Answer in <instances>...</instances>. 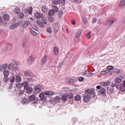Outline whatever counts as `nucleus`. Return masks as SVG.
Returning <instances> with one entry per match:
<instances>
[{"mask_svg": "<svg viewBox=\"0 0 125 125\" xmlns=\"http://www.w3.org/2000/svg\"><path fill=\"white\" fill-rule=\"evenodd\" d=\"M94 88H91L86 90L85 91V93L87 95L84 96V100L86 103L88 102L90 100V98L94 97L95 94Z\"/></svg>", "mask_w": 125, "mask_h": 125, "instance_id": "f257e3e1", "label": "nucleus"}, {"mask_svg": "<svg viewBox=\"0 0 125 125\" xmlns=\"http://www.w3.org/2000/svg\"><path fill=\"white\" fill-rule=\"evenodd\" d=\"M123 78V76H119V77H116L113 81L112 82V84L118 88L122 82V79Z\"/></svg>", "mask_w": 125, "mask_h": 125, "instance_id": "f03ea898", "label": "nucleus"}, {"mask_svg": "<svg viewBox=\"0 0 125 125\" xmlns=\"http://www.w3.org/2000/svg\"><path fill=\"white\" fill-rule=\"evenodd\" d=\"M45 93H42L40 94L39 95V97H40L42 101L45 102L47 100V96H46Z\"/></svg>", "mask_w": 125, "mask_h": 125, "instance_id": "7ed1b4c3", "label": "nucleus"}, {"mask_svg": "<svg viewBox=\"0 0 125 125\" xmlns=\"http://www.w3.org/2000/svg\"><path fill=\"white\" fill-rule=\"evenodd\" d=\"M114 85L111 86L110 88H108L107 89V93L110 95L113 94L114 93Z\"/></svg>", "mask_w": 125, "mask_h": 125, "instance_id": "20e7f679", "label": "nucleus"}, {"mask_svg": "<svg viewBox=\"0 0 125 125\" xmlns=\"http://www.w3.org/2000/svg\"><path fill=\"white\" fill-rule=\"evenodd\" d=\"M34 57V56L32 55L28 57L27 62L29 64L31 65V64L33 61Z\"/></svg>", "mask_w": 125, "mask_h": 125, "instance_id": "39448f33", "label": "nucleus"}, {"mask_svg": "<svg viewBox=\"0 0 125 125\" xmlns=\"http://www.w3.org/2000/svg\"><path fill=\"white\" fill-rule=\"evenodd\" d=\"M31 24V22L29 21H25L22 24V26L23 28H26Z\"/></svg>", "mask_w": 125, "mask_h": 125, "instance_id": "423d86ee", "label": "nucleus"}, {"mask_svg": "<svg viewBox=\"0 0 125 125\" xmlns=\"http://www.w3.org/2000/svg\"><path fill=\"white\" fill-rule=\"evenodd\" d=\"M45 94L46 96H51L54 94V93L52 91H47L45 92Z\"/></svg>", "mask_w": 125, "mask_h": 125, "instance_id": "0eeeda50", "label": "nucleus"}, {"mask_svg": "<svg viewBox=\"0 0 125 125\" xmlns=\"http://www.w3.org/2000/svg\"><path fill=\"white\" fill-rule=\"evenodd\" d=\"M8 64L5 63L1 65H0V70H6L5 69L7 68Z\"/></svg>", "mask_w": 125, "mask_h": 125, "instance_id": "6e6552de", "label": "nucleus"}, {"mask_svg": "<svg viewBox=\"0 0 125 125\" xmlns=\"http://www.w3.org/2000/svg\"><path fill=\"white\" fill-rule=\"evenodd\" d=\"M34 89L35 92L37 94L39 93L41 90V89L40 88L39 86L34 87Z\"/></svg>", "mask_w": 125, "mask_h": 125, "instance_id": "1a4fd4ad", "label": "nucleus"}, {"mask_svg": "<svg viewBox=\"0 0 125 125\" xmlns=\"http://www.w3.org/2000/svg\"><path fill=\"white\" fill-rule=\"evenodd\" d=\"M24 74L25 75L29 76H32L33 75V74L31 73V71H25Z\"/></svg>", "mask_w": 125, "mask_h": 125, "instance_id": "9d476101", "label": "nucleus"}, {"mask_svg": "<svg viewBox=\"0 0 125 125\" xmlns=\"http://www.w3.org/2000/svg\"><path fill=\"white\" fill-rule=\"evenodd\" d=\"M110 84L109 81H107L106 82H102L100 83V84L103 86H108Z\"/></svg>", "mask_w": 125, "mask_h": 125, "instance_id": "9b49d317", "label": "nucleus"}, {"mask_svg": "<svg viewBox=\"0 0 125 125\" xmlns=\"http://www.w3.org/2000/svg\"><path fill=\"white\" fill-rule=\"evenodd\" d=\"M14 65L12 63L9 64L7 66V68L9 70H12L14 68Z\"/></svg>", "mask_w": 125, "mask_h": 125, "instance_id": "f8f14e48", "label": "nucleus"}, {"mask_svg": "<svg viewBox=\"0 0 125 125\" xmlns=\"http://www.w3.org/2000/svg\"><path fill=\"white\" fill-rule=\"evenodd\" d=\"M47 58V55H45L43 58L41 60V62L42 64L43 65L45 63L46 61Z\"/></svg>", "mask_w": 125, "mask_h": 125, "instance_id": "ddd939ff", "label": "nucleus"}, {"mask_svg": "<svg viewBox=\"0 0 125 125\" xmlns=\"http://www.w3.org/2000/svg\"><path fill=\"white\" fill-rule=\"evenodd\" d=\"M9 80L11 83H13L15 81V76L13 75H12L9 79Z\"/></svg>", "mask_w": 125, "mask_h": 125, "instance_id": "4468645a", "label": "nucleus"}, {"mask_svg": "<svg viewBox=\"0 0 125 125\" xmlns=\"http://www.w3.org/2000/svg\"><path fill=\"white\" fill-rule=\"evenodd\" d=\"M34 16L37 19H39L41 17L42 18L41 15L38 12L35 13L34 14Z\"/></svg>", "mask_w": 125, "mask_h": 125, "instance_id": "2eb2a0df", "label": "nucleus"}, {"mask_svg": "<svg viewBox=\"0 0 125 125\" xmlns=\"http://www.w3.org/2000/svg\"><path fill=\"white\" fill-rule=\"evenodd\" d=\"M83 75L85 74L86 76H91L92 75V73L90 72V71H85V73H83Z\"/></svg>", "mask_w": 125, "mask_h": 125, "instance_id": "dca6fc26", "label": "nucleus"}, {"mask_svg": "<svg viewBox=\"0 0 125 125\" xmlns=\"http://www.w3.org/2000/svg\"><path fill=\"white\" fill-rule=\"evenodd\" d=\"M36 23L41 28H44L45 27L44 25L42 22L38 20L37 21Z\"/></svg>", "mask_w": 125, "mask_h": 125, "instance_id": "f3484780", "label": "nucleus"}, {"mask_svg": "<svg viewBox=\"0 0 125 125\" xmlns=\"http://www.w3.org/2000/svg\"><path fill=\"white\" fill-rule=\"evenodd\" d=\"M25 89H26V93L28 94L32 92L33 91L32 88L31 87H29V86L26 87Z\"/></svg>", "mask_w": 125, "mask_h": 125, "instance_id": "a211bd4d", "label": "nucleus"}, {"mask_svg": "<svg viewBox=\"0 0 125 125\" xmlns=\"http://www.w3.org/2000/svg\"><path fill=\"white\" fill-rule=\"evenodd\" d=\"M99 92L100 94H104V95H106V92L105 90L102 87L99 90Z\"/></svg>", "mask_w": 125, "mask_h": 125, "instance_id": "6ab92c4d", "label": "nucleus"}, {"mask_svg": "<svg viewBox=\"0 0 125 125\" xmlns=\"http://www.w3.org/2000/svg\"><path fill=\"white\" fill-rule=\"evenodd\" d=\"M21 80V78L19 76H16L15 77V82L16 83H19Z\"/></svg>", "mask_w": 125, "mask_h": 125, "instance_id": "aec40b11", "label": "nucleus"}, {"mask_svg": "<svg viewBox=\"0 0 125 125\" xmlns=\"http://www.w3.org/2000/svg\"><path fill=\"white\" fill-rule=\"evenodd\" d=\"M19 25V23H16L10 26V29H14L17 27Z\"/></svg>", "mask_w": 125, "mask_h": 125, "instance_id": "412c9836", "label": "nucleus"}, {"mask_svg": "<svg viewBox=\"0 0 125 125\" xmlns=\"http://www.w3.org/2000/svg\"><path fill=\"white\" fill-rule=\"evenodd\" d=\"M82 32L81 30H79L77 31L76 36V38L78 39L80 36Z\"/></svg>", "mask_w": 125, "mask_h": 125, "instance_id": "4be33fe9", "label": "nucleus"}, {"mask_svg": "<svg viewBox=\"0 0 125 125\" xmlns=\"http://www.w3.org/2000/svg\"><path fill=\"white\" fill-rule=\"evenodd\" d=\"M29 102L28 100L26 98H24L22 99V103L23 104H27Z\"/></svg>", "mask_w": 125, "mask_h": 125, "instance_id": "5701e85b", "label": "nucleus"}, {"mask_svg": "<svg viewBox=\"0 0 125 125\" xmlns=\"http://www.w3.org/2000/svg\"><path fill=\"white\" fill-rule=\"evenodd\" d=\"M60 97L58 96H57L54 98L53 101L56 103H59L60 101Z\"/></svg>", "mask_w": 125, "mask_h": 125, "instance_id": "b1692460", "label": "nucleus"}, {"mask_svg": "<svg viewBox=\"0 0 125 125\" xmlns=\"http://www.w3.org/2000/svg\"><path fill=\"white\" fill-rule=\"evenodd\" d=\"M48 10V9L45 6H42V10L44 13H46Z\"/></svg>", "mask_w": 125, "mask_h": 125, "instance_id": "393cba45", "label": "nucleus"}, {"mask_svg": "<svg viewBox=\"0 0 125 125\" xmlns=\"http://www.w3.org/2000/svg\"><path fill=\"white\" fill-rule=\"evenodd\" d=\"M54 53L55 55H56L58 54V49L56 47H55L53 49Z\"/></svg>", "mask_w": 125, "mask_h": 125, "instance_id": "a878e982", "label": "nucleus"}, {"mask_svg": "<svg viewBox=\"0 0 125 125\" xmlns=\"http://www.w3.org/2000/svg\"><path fill=\"white\" fill-rule=\"evenodd\" d=\"M3 19L6 21H8L9 19V15L7 14H5L3 16Z\"/></svg>", "mask_w": 125, "mask_h": 125, "instance_id": "bb28decb", "label": "nucleus"}, {"mask_svg": "<svg viewBox=\"0 0 125 125\" xmlns=\"http://www.w3.org/2000/svg\"><path fill=\"white\" fill-rule=\"evenodd\" d=\"M61 2V0H53V3L56 5L60 4Z\"/></svg>", "mask_w": 125, "mask_h": 125, "instance_id": "cd10ccee", "label": "nucleus"}, {"mask_svg": "<svg viewBox=\"0 0 125 125\" xmlns=\"http://www.w3.org/2000/svg\"><path fill=\"white\" fill-rule=\"evenodd\" d=\"M114 22V20H110L107 21V24L110 25H112Z\"/></svg>", "mask_w": 125, "mask_h": 125, "instance_id": "c85d7f7f", "label": "nucleus"}, {"mask_svg": "<svg viewBox=\"0 0 125 125\" xmlns=\"http://www.w3.org/2000/svg\"><path fill=\"white\" fill-rule=\"evenodd\" d=\"M35 99V96L34 95H32L29 97V99L31 102L33 101Z\"/></svg>", "mask_w": 125, "mask_h": 125, "instance_id": "c756f323", "label": "nucleus"}, {"mask_svg": "<svg viewBox=\"0 0 125 125\" xmlns=\"http://www.w3.org/2000/svg\"><path fill=\"white\" fill-rule=\"evenodd\" d=\"M28 82L27 81H26L24 82L23 83V87L24 88V90L26 88V87H28Z\"/></svg>", "mask_w": 125, "mask_h": 125, "instance_id": "7c9ffc66", "label": "nucleus"}, {"mask_svg": "<svg viewBox=\"0 0 125 125\" xmlns=\"http://www.w3.org/2000/svg\"><path fill=\"white\" fill-rule=\"evenodd\" d=\"M23 83H17L16 85V87L17 88H21L22 87H23Z\"/></svg>", "mask_w": 125, "mask_h": 125, "instance_id": "2f4dec72", "label": "nucleus"}, {"mask_svg": "<svg viewBox=\"0 0 125 125\" xmlns=\"http://www.w3.org/2000/svg\"><path fill=\"white\" fill-rule=\"evenodd\" d=\"M125 5V0H122L119 5V6L122 7Z\"/></svg>", "mask_w": 125, "mask_h": 125, "instance_id": "473e14b6", "label": "nucleus"}, {"mask_svg": "<svg viewBox=\"0 0 125 125\" xmlns=\"http://www.w3.org/2000/svg\"><path fill=\"white\" fill-rule=\"evenodd\" d=\"M54 13V11L53 10H50L48 12V14L50 16H51L53 15Z\"/></svg>", "mask_w": 125, "mask_h": 125, "instance_id": "72a5a7b5", "label": "nucleus"}, {"mask_svg": "<svg viewBox=\"0 0 125 125\" xmlns=\"http://www.w3.org/2000/svg\"><path fill=\"white\" fill-rule=\"evenodd\" d=\"M67 81L70 84H72L74 82V80L70 78H68L67 79Z\"/></svg>", "mask_w": 125, "mask_h": 125, "instance_id": "f704fd0d", "label": "nucleus"}, {"mask_svg": "<svg viewBox=\"0 0 125 125\" xmlns=\"http://www.w3.org/2000/svg\"><path fill=\"white\" fill-rule=\"evenodd\" d=\"M81 98L80 96L79 95H77L74 97V99L75 101H78L81 99Z\"/></svg>", "mask_w": 125, "mask_h": 125, "instance_id": "c9c22d12", "label": "nucleus"}, {"mask_svg": "<svg viewBox=\"0 0 125 125\" xmlns=\"http://www.w3.org/2000/svg\"><path fill=\"white\" fill-rule=\"evenodd\" d=\"M120 89L122 92H124L125 91V87L124 85H122L120 86Z\"/></svg>", "mask_w": 125, "mask_h": 125, "instance_id": "e433bc0d", "label": "nucleus"}, {"mask_svg": "<svg viewBox=\"0 0 125 125\" xmlns=\"http://www.w3.org/2000/svg\"><path fill=\"white\" fill-rule=\"evenodd\" d=\"M3 71L4 76H8L10 73L9 71Z\"/></svg>", "mask_w": 125, "mask_h": 125, "instance_id": "4c0bfd02", "label": "nucleus"}, {"mask_svg": "<svg viewBox=\"0 0 125 125\" xmlns=\"http://www.w3.org/2000/svg\"><path fill=\"white\" fill-rule=\"evenodd\" d=\"M58 29L59 27L57 25H56L54 27V30L55 32H57L58 31Z\"/></svg>", "mask_w": 125, "mask_h": 125, "instance_id": "58836bf2", "label": "nucleus"}, {"mask_svg": "<svg viewBox=\"0 0 125 125\" xmlns=\"http://www.w3.org/2000/svg\"><path fill=\"white\" fill-rule=\"evenodd\" d=\"M67 96L65 95H63L62 98V99L63 101H65L67 100Z\"/></svg>", "mask_w": 125, "mask_h": 125, "instance_id": "ea45409f", "label": "nucleus"}, {"mask_svg": "<svg viewBox=\"0 0 125 125\" xmlns=\"http://www.w3.org/2000/svg\"><path fill=\"white\" fill-rule=\"evenodd\" d=\"M114 67L111 66H108L106 68L107 70H111L114 69Z\"/></svg>", "mask_w": 125, "mask_h": 125, "instance_id": "a19ab883", "label": "nucleus"}, {"mask_svg": "<svg viewBox=\"0 0 125 125\" xmlns=\"http://www.w3.org/2000/svg\"><path fill=\"white\" fill-rule=\"evenodd\" d=\"M9 80V79L8 76H4L3 80L4 82H7L8 80Z\"/></svg>", "mask_w": 125, "mask_h": 125, "instance_id": "79ce46f5", "label": "nucleus"}, {"mask_svg": "<svg viewBox=\"0 0 125 125\" xmlns=\"http://www.w3.org/2000/svg\"><path fill=\"white\" fill-rule=\"evenodd\" d=\"M24 15L22 12L20 13L19 15V18L21 19H22L24 17Z\"/></svg>", "mask_w": 125, "mask_h": 125, "instance_id": "37998d69", "label": "nucleus"}, {"mask_svg": "<svg viewBox=\"0 0 125 125\" xmlns=\"http://www.w3.org/2000/svg\"><path fill=\"white\" fill-rule=\"evenodd\" d=\"M78 81L80 82H82L84 80V78L83 77H80L78 78Z\"/></svg>", "mask_w": 125, "mask_h": 125, "instance_id": "c03bdc74", "label": "nucleus"}, {"mask_svg": "<svg viewBox=\"0 0 125 125\" xmlns=\"http://www.w3.org/2000/svg\"><path fill=\"white\" fill-rule=\"evenodd\" d=\"M31 34L34 36H36L37 34L36 32L32 30H31Z\"/></svg>", "mask_w": 125, "mask_h": 125, "instance_id": "a18cd8bd", "label": "nucleus"}, {"mask_svg": "<svg viewBox=\"0 0 125 125\" xmlns=\"http://www.w3.org/2000/svg\"><path fill=\"white\" fill-rule=\"evenodd\" d=\"M63 13V12L62 11L60 10L58 12V15L59 18H61Z\"/></svg>", "mask_w": 125, "mask_h": 125, "instance_id": "49530a36", "label": "nucleus"}, {"mask_svg": "<svg viewBox=\"0 0 125 125\" xmlns=\"http://www.w3.org/2000/svg\"><path fill=\"white\" fill-rule=\"evenodd\" d=\"M47 31L50 33L51 34L52 33V31L51 27H49L47 29Z\"/></svg>", "mask_w": 125, "mask_h": 125, "instance_id": "de8ad7c7", "label": "nucleus"}, {"mask_svg": "<svg viewBox=\"0 0 125 125\" xmlns=\"http://www.w3.org/2000/svg\"><path fill=\"white\" fill-rule=\"evenodd\" d=\"M42 21L44 24H47V19L46 18H43L42 19Z\"/></svg>", "mask_w": 125, "mask_h": 125, "instance_id": "09e8293b", "label": "nucleus"}, {"mask_svg": "<svg viewBox=\"0 0 125 125\" xmlns=\"http://www.w3.org/2000/svg\"><path fill=\"white\" fill-rule=\"evenodd\" d=\"M91 33V31H90L89 33L86 34V37L88 39H90V38L91 35L90 33Z\"/></svg>", "mask_w": 125, "mask_h": 125, "instance_id": "8fccbe9b", "label": "nucleus"}, {"mask_svg": "<svg viewBox=\"0 0 125 125\" xmlns=\"http://www.w3.org/2000/svg\"><path fill=\"white\" fill-rule=\"evenodd\" d=\"M15 12L17 14H18L19 12V10L18 8H17L14 9Z\"/></svg>", "mask_w": 125, "mask_h": 125, "instance_id": "3c124183", "label": "nucleus"}, {"mask_svg": "<svg viewBox=\"0 0 125 125\" xmlns=\"http://www.w3.org/2000/svg\"><path fill=\"white\" fill-rule=\"evenodd\" d=\"M107 71H102L101 72V73L102 75H104L107 73H109V72H107Z\"/></svg>", "mask_w": 125, "mask_h": 125, "instance_id": "603ef678", "label": "nucleus"}, {"mask_svg": "<svg viewBox=\"0 0 125 125\" xmlns=\"http://www.w3.org/2000/svg\"><path fill=\"white\" fill-rule=\"evenodd\" d=\"M24 90H21V89H20V90L19 92V94H20L21 95L23 94L24 93Z\"/></svg>", "mask_w": 125, "mask_h": 125, "instance_id": "864d4df0", "label": "nucleus"}, {"mask_svg": "<svg viewBox=\"0 0 125 125\" xmlns=\"http://www.w3.org/2000/svg\"><path fill=\"white\" fill-rule=\"evenodd\" d=\"M32 8L31 7H30L29 8V10L28 11V13L29 14H32Z\"/></svg>", "mask_w": 125, "mask_h": 125, "instance_id": "5fc2aeb1", "label": "nucleus"}, {"mask_svg": "<svg viewBox=\"0 0 125 125\" xmlns=\"http://www.w3.org/2000/svg\"><path fill=\"white\" fill-rule=\"evenodd\" d=\"M48 18L50 22H53V18H52V17H49Z\"/></svg>", "mask_w": 125, "mask_h": 125, "instance_id": "6e6d98bb", "label": "nucleus"}, {"mask_svg": "<svg viewBox=\"0 0 125 125\" xmlns=\"http://www.w3.org/2000/svg\"><path fill=\"white\" fill-rule=\"evenodd\" d=\"M53 7H54L55 8L54 9V11H55L56 12L58 11V9L57 7L55 6H53Z\"/></svg>", "mask_w": 125, "mask_h": 125, "instance_id": "4d7b16f0", "label": "nucleus"}, {"mask_svg": "<svg viewBox=\"0 0 125 125\" xmlns=\"http://www.w3.org/2000/svg\"><path fill=\"white\" fill-rule=\"evenodd\" d=\"M14 61L16 65H19V62L18 60H14Z\"/></svg>", "mask_w": 125, "mask_h": 125, "instance_id": "13d9d810", "label": "nucleus"}, {"mask_svg": "<svg viewBox=\"0 0 125 125\" xmlns=\"http://www.w3.org/2000/svg\"><path fill=\"white\" fill-rule=\"evenodd\" d=\"M38 98H35V99L33 100L34 101V104H36L38 102Z\"/></svg>", "mask_w": 125, "mask_h": 125, "instance_id": "bf43d9fd", "label": "nucleus"}, {"mask_svg": "<svg viewBox=\"0 0 125 125\" xmlns=\"http://www.w3.org/2000/svg\"><path fill=\"white\" fill-rule=\"evenodd\" d=\"M97 19L96 18H94L93 19L92 21L93 23H95Z\"/></svg>", "mask_w": 125, "mask_h": 125, "instance_id": "052dcab7", "label": "nucleus"}, {"mask_svg": "<svg viewBox=\"0 0 125 125\" xmlns=\"http://www.w3.org/2000/svg\"><path fill=\"white\" fill-rule=\"evenodd\" d=\"M62 3L63 5H64L65 4V0H61Z\"/></svg>", "mask_w": 125, "mask_h": 125, "instance_id": "680f3d73", "label": "nucleus"}, {"mask_svg": "<svg viewBox=\"0 0 125 125\" xmlns=\"http://www.w3.org/2000/svg\"><path fill=\"white\" fill-rule=\"evenodd\" d=\"M72 23L73 25H74L75 24V21L74 19H73L72 21Z\"/></svg>", "mask_w": 125, "mask_h": 125, "instance_id": "e2e57ef3", "label": "nucleus"}, {"mask_svg": "<svg viewBox=\"0 0 125 125\" xmlns=\"http://www.w3.org/2000/svg\"><path fill=\"white\" fill-rule=\"evenodd\" d=\"M96 88L97 89L100 90L101 88H102V87L98 85L96 86Z\"/></svg>", "mask_w": 125, "mask_h": 125, "instance_id": "0e129e2a", "label": "nucleus"}, {"mask_svg": "<svg viewBox=\"0 0 125 125\" xmlns=\"http://www.w3.org/2000/svg\"><path fill=\"white\" fill-rule=\"evenodd\" d=\"M12 84H10L8 86V87L9 88V89H10V88L12 87Z\"/></svg>", "mask_w": 125, "mask_h": 125, "instance_id": "69168bd1", "label": "nucleus"}, {"mask_svg": "<svg viewBox=\"0 0 125 125\" xmlns=\"http://www.w3.org/2000/svg\"><path fill=\"white\" fill-rule=\"evenodd\" d=\"M63 63H64L63 62H60V63H59V66L60 67L61 66H60L61 65H62L63 64Z\"/></svg>", "mask_w": 125, "mask_h": 125, "instance_id": "338daca9", "label": "nucleus"}, {"mask_svg": "<svg viewBox=\"0 0 125 125\" xmlns=\"http://www.w3.org/2000/svg\"><path fill=\"white\" fill-rule=\"evenodd\" d=\"M69 96L70 95H68L69 97L70 98H72L73 97V95H71V96Z\"/></svg>", "mask_w": 125, "mask_h": 125, "instance_id": "774afa93", "label": "nucleus"}]
</instances>
